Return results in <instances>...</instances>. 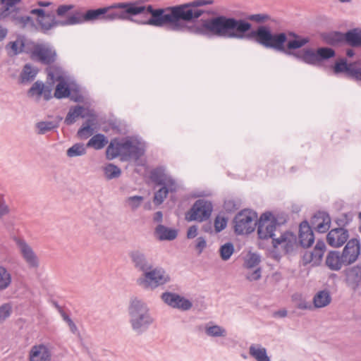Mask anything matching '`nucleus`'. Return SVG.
I'll return each mask as SVG.
<instances>
[{"label":"nucleus","mask_w":361,"mask_h":361,"mask_svg":"<svg viewBox=\"0 0 361 361\" xmlns=\"http://www.w3.org/2000/svg\"><path fill=\"white\" fill-rule=\"evenodd\" d=\"M213 4L212 0H194L191 2L166 7L159 10L152 20V23L164 26L168 30L190 33L211 39L214 37L225 39H254L266 49L283 50L287 42L284 32H273L267 25L252 30L250 23L244 19L219 15L202 20L199 24L189 25L204 12L200 6Z\"/></svg>","instance_id":"obj_1"},{"label":"nucleus","mask_w":361,"mask_h":361,"mask_svg":"<svg viewBox=\"0 0 361 361\" xmlns=\"http://www.w3.org/2000/svg\"><path fill=\"white\" fill-rule=\"evenodd\" d=\"M159 10L165 8L154 9L152 5H145L139 1L114 4L110 6L89 9L82 16H76L80 22L94 21L101 20L104 22H112L117 20H130L140 25H149L157 27H164L152 23L154 16Z\"/></svg>","instance_id":"obj_2"},{"label":"nucleus","mask_w":361,"mask_h":361,"mask_svg":"<svg viewBox=\"0 0 361 361\" xmlns=\"http://www.w3.org/2000/svg\"><path fill=\"white\" fill-rule=\"evenodd\" d=\"M283 222H279L271 212L262 214L258 221L257 234L262 240H270L274 248L281 247L285 253L293 251L297 237L289 231H283Z\"/></svg>","instance_id":"obj_3"},{"label":"nucleus","mask_w":361,"mask_h":361,"mask_svg":"<svg viewBox=\"0 0 361 361\" xmlns=\"http://www.w3.org/2000/svg\"><path fill=\"white\" fill-rule=\"evenodd\" d=\"M128 310L132 329L137 334L147 331L153 323L154 319L147 304L141 300H132Z\"/></svg>","instance_id":"obj_4"},{"label":"nucleus","mask_w":361,"mask_h":361,"mask_svg":"<svg viewBox=\"0 0 361 361\" xmlns=\"http://www.w3.org/2000/svg\"><path fill=\"white\" fill-rule=\"evenodd\" d=\"M286 55L293 56L298 60L309 64L315 66L319 63L334 57L335 51L330 47H319L316 51L312 49H306L298 52L288 51L283 46V50H276Z\"/></svg>","instance_id":"obj_5"},{"label":"nucleus","mask_w":361,"mask_h":361,"mask_svg":"<svg viewBox=\"0 0 361 361\" xmlns=\"http://www.w3.org/2000/svg\"><path fill=\"white\" fill-rule=\"evenodd\" d=\"M123 161H133L140 165V159L146 151L145 142L137 137H127L122 140Z\"/></svg>","instance_id":"obj_6"},{"label":"nucleus","mask_w":361,"mask_h":361,"mask_svg":"<svg viewBox=\"0 0 361 361\" xmlns=\"http://www.w3.org/2000/svg\"><path fill=\"white\" fill-rule=\"evenodd\" d=\"M169 281L170 277L165 270L161 267H157L145 271L142 277L137 279V283L144 288H155Z\"/></svg>","instance_id":"obj_7"},{"label":"nucleus","mask_w":361,"mask_h":361,"mask_svg":"<svg viewBox=\"0 0 361 361\" xmlns=\"http://www.w3.org/2000/svg\"><path fill=\"white\" fill-rule=\"evenodd\" d=\"M257 214L250 209H244L238 212L234 219V231L238 235L250 234L256 227Z\"/></svg>","instance_id":"obj_8"},{"label":"nucleus","mask_w":361,"mask_h":361,"mask_svg":"<svg viewBox=\"0 0 361 361\" xmlns=\"http://www.w3.org/2000/svg\"><path fill=\"white\" fill-rule=\"evenodd\" d=\"M41 30L47 33L50 30L56 27H64L67 25H76L80 21L78 20L76 15L68 16L65 20H59L56 18V14L53 11H47L43 18H37Z\"/></svg>","instance_id":"obj_9"},{"label":"nucleus","mask_w":361,"mask_h":361,"mask_svg":"<svg viewBox=\"0 0 361 361\" xmlns=\"http://www.w3.org/2000/svg\"><path fill=\"white\" fill-rule=\"evenodd\" d=\"M212 210L213 205L212 202L204 199H200L193 204L188 212L190 216L186 218L189 221H202L210 217Z\"/></svg>","instance_id":"obj_10"},{"label":"nucleus","mask_w":361,"mask_h":361,"mask_svg":"<svg viewBox=\"0 0 361 361\" xmlns=\"http://www.w3.org/2000/svg\"><path fill=\"white\" fill-rule=\"evenodd\" d=\"M31 56L44 65H51L56 61V50L49 44H37L31 51Z\"/></svg>","instance_id":"obj_11"},{"label":"nucleus","mask_w":361,"mask_h":361,"mask_svg":"<svg viewBox=\"0 0 361 361\" xmlns=\"http://www.w3.org/2000/svg\"><path fill=\"white\" fill-rule=\"evenodd\" d=\"M14 240L23 259L28 268L37 269L39 267V259L31 246L22 238H16Z\"/></svg>","instance_id":"obj_12"},{"label":"nucleus","mask_w":361,"mask_h":361,"mask_svg":"<svg viewBox=\"0 0 361 361\" xmlns=\"http://www.w3.org/2000/svg\"><path fill=\"white\" fill-rule=\"evenodd\" d=\"M29 98L39 102L42 97L44 101L52 98V87L49 84H44L42 80L35 81L27 92Z\"/></svg>","instance_id":"obj_13"},{"label":"nucleus","mask_w":361,"mask_h":361,"mask_svg":"<svg viewBox=\"0 0 361 361\" xmlns=\"http://www.w3.org/2000/svg\"><path fill=\"white\" fill-rule=\"evenodd\" d=\"M161 298L169 306L182 311L189 310L192 307L190 300L175 293L164 292L161 294Z\"/></svg>","instance_id":"obj_14"},{"label":"nucleus","mask_w":361,"mask_h":361,"mask_svg":"<svg viewBox=\"0 0 361 361\" xmlns=\"http://www.w3.org/2000/svg\"><path fill=\"white\" fill-rule=\"evenodd\" d=\"M360 250L361 245L359 239L352 238L349 240L341 253L344 265H350L354 263L360 254Z\"/></svg>","instance_id":"obj_15"},{"label":"nucleus","mask_w":361,"mask_h":361,"mask_svg":"<svg viewBox=\"0 0 361 361\" xmlns=\"http://www.w3.org/2000/svg\"><path fill=\"white\" fill-rule=\"evenodd\" d=\"M128 256L134 268L145 274V271L152 268L151 260L146 254L140 250H133L128 252Z\"/></svg>","instance_id":"obj_16"},{"label":"nucleus","mask_w":361,"mask_h":361,"mask_svg":"<svg viewBox=\"0 0 361 361\" xmlns=\"http://www.w3.org/2000/svg\"><path fill=\"white\" fill-rule=\"evenodd\" d=\"M28 356L29 361H51L52 353L49 345L39 343L31 347Z\"/></svg>","instance_id":"obj_17"},{"label":"nucleus","mask_w":361,"mask_h":361,"mask_svg":"<svg viewBox=\"0 0 361 361\" xmlns=\"http://www.w3.org/2000/svg\"><path fill=\"white\" fill-rule=\"evenodd\" d=\"M349 238V232L345 228H335L330 230L326 235V242L333 247H340Z\"/></svg>","instance_id":"obj_18"},{"label":"nucleus","mask_w":361,"mask_h":361,"mask_svg":"<svg viewBox=\"0 0 361 361\" xmlns=\"http://www.w3.org/2000/svg\"><path fill=\"white\" fill-rule=\"evenodd\" d=\"M311 226L318 233H326L330 228L331 217L324 211L317 212L310 220Z\"/></svg>","instance_id":"obj_19"},{"label":"nucleus","mask_w":361,"mask_h":361,"mask_svg":"<svg viewBox=\"0 0 361 361\" xmlns=\"http://www.w3.org/2000/svg\"><path fill=\"white\" fill-rule=\"evenodd\" d=\"M151 180L157 185L170 184L174 186L176 180L169 174L166 173L164 167H157L150 172Z\"/></svg>","instance_id":"obj_20"},{"label":"nucleus","mask_w":361,"mask_h":361,"mask_svg":"<svg viewBox=\"0 0 361 361\" xmlns=\"http://www.w3.org/2000/svg\"><path fill=\"white\" fill-rule=\"evenodd\" d=\"M300 243L303 247H310L314 241V235L311 226L307 221H303L299 228Z\"/></svg>","instance_id":"obj_21"},{"label":"nucleus","mask_w":361,"mask_h":361,"mask_svg":"<svg viewBox=\"0 0 361 361\" xmlns=\"http://www.w3.org/2000/svg\"><path fill=\"white\" fill-rule=\"evenodd\" d=\"M45 69L47 75V83L53 87L56 82L61 81L66 78V73L61 67L56 65H48Z\"/></svg>","instance_id":"obj_22"},{"label":"nucleus","mask_w":361,"mask_h":361,"mask_svg":"<svg viewBox=\"0 0 361 361\" xmlns=\"http://www.w3.org/2000/svg\"><path fill=\"white\" fill-rule=\"evenodd\" d=\"M63 118L60 116H56L51 121H42L35 124L37 133L39 135H44L59 127L60 122Z\"/></svg>","instance_id":"obj_23"},{"label":"nucleus","mask_w":361,"mask_h":361,"mask_svg":"<svg viewBox=\"0 0 361 361\" xmlns=\"http://www.w3.org/2000/svg\"><path fill=\"white\" fill-rule=\"evenodd\" d=\"M160 186H161V188L154 193V202L158 205L164 202L169 192L175 193L178 189L177 182H174V186H171L169 183L161 185Z\"/></svg>","instance_id":"obj_24"},{"label":"nucleus","mask_w":361,"mask_h":361,"mask_svg":"<svg viewBox=\"0 0 361 361\" xmlns=\"http://www.w3.org/2000/svg\"><path fill=\"white\" fill-rule=\"evenodd\" d=\"M20 8L17 7L11 8L9 10L8 18L14 23L15 25L24 28L28 23H33V20L30 16H19Z\"/></svg>","instance_id":"obj_25"},{"label":"nucleus","mask_w":361,"mask_h":361,"mask_svg":"<svg viewBox=\"0 0 361 361\" xmlns=\"http://www.w3.org/2000/svg\"><path fill=\"white\" fill-rule=\"evenodd\" d=\"M342 258L343 255L338 251H330L326 258V264L331 270L338 271L344 264Z\"/></svg>","instance_id":"obj_26"},{"label":"nucleus","mask_w":361,"mask_h":361,"mask_svg":"<svg viewBox=\"0 0 361 361\" xmlns=\"http://www.w3.org/2000/svg\"><path fill=\"white\" fill-rule=\"evenodd\" d=\"M154 234L160 240H173L176 238L178 231L175 228L159 224L154 230Z\"/></svg>","instance_id":"obj_27"},{"label":"nucleus","mask_w":361,"mask_h":361,"mask_svg":"<svg viewBox=\"0 0 361 361\" xmlns=\"http://www.w3.org/2000/svg\"><path fill=\"white\" fill-rule=\"evenodd\" d=\"M38 71V68L30 63L25 64L19 75V82L22 84H25L33 81Z\"/></svg>","instance_id":"obj_28"},{"label":"nucleus","mask_w":361,"mask_h":361,"mask_svg":"<svg viewBox=\"0 0 361 361\" xmlns=\"http://www.w3.org/2000/svg\"><path fill=\"white\" fill-rule=\"evenodd\" d=\"M344 42L353 47H361V28H353L344 33Z\"/></svg>","instance_id":"obj_29"},{"label":"nucleus","mask_w":361,"mask_h":361,"mask_svg":"<svg viewBox=\"0 0 361 361\" xmlns=\"http://www.w3.org/2000/svg\"><path fill=\"white\" fill-rule=\"evenodd\" d=\"M84 111L85 108L80 105L70 108L64 120L65 124L67 126H71L76 121L78 118H85L87 116V114H85L83 113Z\"/></svg>","instance_id":"obj_30"},{"label":"nucleus","mask_w":361,"mask_h":361,"mask_svg":"<svg viewBox=\"0 0 361 361\" xmlns=\"http://www.w3.org/2000/svg\"><path fill=\"white\" fill-rule=\"evenodd\" d=\"M331 301L330 293L326 290L317 292L313 298V304L316 308L327 306Z\"/></svg>","instance_id":"obj_31"},{"label":"nucleus","mask_w":361,"mask_h":361,"mask_svg":"<svg viewBox=\"0 0 361 361\" xmlns=\"http://www.w3.org/2000/svg\"><path fill=\"white\" fill-rule=\"evenodd\" d=\"M322 39L329 45H337L344 42V34L338 31L324 32Z\"/></svg>","instance_id":"obj_32"},{"label":"nucleus","mask_w":361,"mask_h":361,"mask_svg":"<svg viewBox=\"0 0 361 361\" xmlns=\"http://www.w3.org/2000/svg\"><path fill=\"white\" fill-rule=\"evenodd\" d=\"M205 334L210 337H225L227 335V331L224 327L213 324L212 322L207 323L204 326Z\"/></svg>","instance_id":"obj_33"},{"label":"nucleus","mask_w":361,"mask_h":361,"mask_svg":"<svg viewBox=\"0 0 361 361\" xmlns=\"http://www.w3.org/2000/svg\"><path fill=\"white\" fill-rule=\"evenodd\" d=\"M122 140L116 142H111L106 150V158L109 160L121 157L123 161V148L121 147Z\"/></svg>","instance_id":"obj_34"},{"label":"nucleus","mask_w":361,"mask_h":361,"mask_svg":"<svg viewBox=\"0 0 361 361\" xmlns=\"http://www.w3.org/2000/svg\"><path fill=\"white\" fill-rule=\"evenodd\" d=\"M71 90L66 78L58 82L54 95L57 99L68 98L71 94Z\"/></svg>","instance_id":"obj_35"},{"label":"nucleus","mask_w":361,"mask_h":361,"mask_svg":"<svg viewBox=\"0 0 361 361\" xmlns=\"http://www.w3.org/2000/svg\"><path fill=\"white\" fill-rule=\"evenodd\" d=\"M249 353L257 361H271L264 348L251 345L249 348Z\"/></svg>","instance_id":"obj_36"},{"label":"nucleus","mask_w":361,"mask_h":361,"mask_svg":"<svg viewBox=\"0 0 361 361\" xmlns=\"http://www.w3.org/2000/svg\"><path fill=\"white\" fill-rule=\"evenodd\" d=\"M105 178L107 180L118 178L121 175V169L112 163H108L102 168Z\"/></svg>","instance_id":"obj_37"},{"label":"nucleus","mask_w":361,"mask_h":361,"mask_svg":"<svg viewBox=\"0 0 361 361\" xmlns=\"http://www.w3.org/2000/svg\"><path fill=\"white\" fill-rule=\"evenodd\" d=\"M108 143V140L104 135L98 133L92 136L88 142L87 146L92 147L94 149H101Z\"/></svg>","instance_id":"obj_38"},{"label":"nucleus","mask_w":361,"mask_h":361,"mask_svg":"<svg viewBox=\"0 0 361 361\" xmlns=\"http://www.w3.org/2000/svg\"><path fill=\"white\" fill-rule=\"evenodd\" d=\"M12 283L11 272L4 266L0 265V291L6 290Z\"/></svg>","instance_id":"obj_39"},{"label":"nucleus","mask_w":361,"mask_h":361,"mask_svg":"<svg viewBox=\"0 0 361 361\" xmlns=\"http://www.w3.org/2000/svg\"><path fill=\"white\" fill-rule=\"evenodd\" d=\"M86 147L81 142L75 143L66 151V155L68 157H76L85 154Z\"/></svg>","instance_id":"obj_40"},{"label":"nucleus","mask_w":361,"mask_h":361,"mask_svg":"<svg viewBox=\"0 0 361 361\" xmlns=\"http://www.w3.org/2000/svg\"><path fill=\"white\" fill-rule=\"evenodd\" d=\"M25 43L23 39H17L16 41L8 42L6 46L7 51H11L12 55H18L23 51Z\"/></svg>","instance_id":"obj_41"},{"label":"nucleus","mask_w":361,"mask_h":361,"mask_svg":"<svg viewBox=\"0 0 361 361\" xmlns=\"http://www.w3.org/2000/svg\"><path fill=\"white\" fill-rule=\"evenodd\" d=\"M293 36L295 37V39H290L287 42L288 51L301 48L309 42V39L307 37H300L295 34H293Z\"/></svg>","instance_id":"obj_42"},{"label":"nucleus","mask_w":361,"mask_h":361,"mask_svg":"<svg viewBox=\"0 0 361 361\" xmlns=\"http://www.w3.org/2000/svg\"><path fill=\"white\" fill-rule=\"evenodd\" d=\"M353 64V63H348L345 59H342L335 63L334 66V72L336 74L345 73V75L348 77L350 70H351Z\"/></svg>","instance_id":"obj_43"},{"label":"nucleus","mask_w":361,"mask_h":361,"mask_svg":"<svg viewBox=\"0 0 361 361\" xmlns=\"http://www.w3.org/2000/svg\"><path fill=\"white\" fill-rule=\"evenodd\" d=\"M219 252L222 260H228L234 252L233 244L232 243L228 242L221 245Z\"/></svg>","instance_id":"obj_44"},{"label":"nucleus","mask_w":361,"mask_h":361,"mask_svg":"<svg viewBox=\"0 0 361 361\" xmlns=\"http://www.w3.org/2000/svg\"><path fill=\"white\" fill-rule=\"evenodd\" d=\"M13 312L12 305L9 302H6L0 305V324L4 323L9 318Z\"/></svg>","instance_id":"obj_45"},{"label":"nucleus","mask_w":361,"mask_h":361,"mask_svg":"<svg viewBox=\"0 0 361 361\" xmlns=\"http://www.w3.org/2000/svg\"><path fill=\"white\" fill-rule=\"evenodd\" d=\"M324 253V252L314 248L312 252L306 253L305 257H308V260L310 262H313L314 264H318L321 262Z\"/></svg>","instance_id":"obj_46"},{"label":"nucleus","mask_w":361,"mask_h":361,"mask_svg":"<svg viewBox=\"0 0 361 361\" xmlns=\"http://www.w3.org/2000/svg\"><path fill=\"white\" fill-rule=\"evenodd\" d=\"M143 199L142 196L134 195L129 197L126 202L133 210H135L141 205Z\"/></svg>","instance_id":"obj_47"},{"label":"nucleus","mask_w":361,"mask_h":361,"mask_svg":"<svg viewBox=\"0 0 361 361\" xmlns=\"http://www.w3.org/2000/svg\"><path fill=\"white\" fill-rule=\"evenodd\" d=\"M92 124V121L90 119H87L86 121V125H83L80 128L78 131V135L80 137L83 136H89L92 134L93 129L91 128V125Z\"/></svg>","instance_id":"obj_48"},{"label":"nucleus","mask_w":361,"mask_h":361,"mask_svg":"<svg viewBox=\"0 0 361 361\" xmlns=\"http://www.w3.org/2000/svg\"><path fill=\"white\" fill-rule=\"evenodd\" d=\"M259 262V256L255 253H252L249 255L248 258L245 262V265L247 268L251 269L257 266Z\"/></svg>","instance_id":"obj_49"},{"label":"nucleus","mask_w":361,"mask_h":361,"mask_svg":"<svg viewBox=\"0 0 361 361\" xmlns=\"http://www.w3.org/2000/svg\"><path fill=\"white\" fill-rule=\"evenodd\" d=\"M348 78L356 81H361V66L353 63L351 70H350Z\"/></svg>","instance_id":"obj_50"},{"label":"nucleus","mask_w":361,"mask_h":361,"mask_svg":"<svg viewBox=\"0 0 361 361\" xmlns=\"http://www.w3.org/2000/svg\"><path fill=\"white\" fill-rule=\"evenodd\" d=\"M227 225V221L225 218L217 216L214 220V228L216 233L223 231Z\"/></svg>","instance_id":"obj_51"},{"label":"nucleus","mask_w":361,"mask_h":361,"mask_svg":"<svg viewBox=\"0 0 361 361\" xmlns=\"http://www.w3.org/2000/svg\"><path fill=\"white\" fill-rule=\"evenodd\" d=\"M71 100L75 102H81L83 100V97L78 88H73L71 90V94L68 97Z\"/></svg>","instance_id":"obj_52"},{"label":"nucleus","mask_w":361,"mask_h":361,"mask_svg":"<svg viewBox=\"0 0 361 361\" xmlns=\"http://www.w3.org/2000/svg\"><path fill=\"white\" fill-rule=\"evenodd\" d=\"M269 18V16L266 14H253L247 16V20L255 21L256 23H263Z\"/></svg>","instance_id":"obj_53"},{"label":"nucleus","mask_w":361,"mask_h":361,"mask_svg":"<svg viewBox=\"0 0 361 361\" xmlns=\"http://www.w3.org/2000/svg\"><path fill=\"white\" fill-rule=\"evenodd\" d=\"M73 8V5H60L56 9V15L59 17L65 16V15Z\"/></svg>","instance_id":"obj_54"},{"label":"nucleus","mask_w":361,"mask_h":361,"mask_svg":"<svg viewBox=\"0 0 361 361\" xmlns=\"http://www.w3.org/2000/svg\"><path fill=\"white\" fill-rule=\"evenodd\" d=\"M261 268L258 267L255 271L247 273L246 274V279L250 281H257L261 278Z\"/></svg>","instance_id":"obj_55"},{"label":"nucleus","mask_w":361,"mask_h":361,"mask_svg":"<svg viewBox=\"0 0 361 361\" xmlns=\"http://www.w3.org/2000/svg\"><path fill=\"white\" fill-rule=\"evenodd\" d=\"M206 246L207 242L204 238L198 237L197 238L196 248L199 250V253H201Z\"/></svg>","instance_id":"obj_56"},{"label":"nucleus","mask_w":361,"mask_h":361,"mask_svg":"<svg viewBox=\"0 0 361 361\" xmlns=\"http://www.w3.org/2000/svg\"><path fill=\"white\" fill-rule=\"evenodd\" d=\"M0 1L4 6H6L10 9L16 7L15 6L20 2V0H0Z\"/></svg>","instance_id":"obj_57"},{"label":"nucleus","mask_w":361,"mask_h":361,"mask_svg":"<svg viewBox=\"0 0 361 361\" xmlns=\"http://www.w3.org/2000/svg\"><path fill=\"white\" fill-rule=\"evenodd\" d=\"M297 307L300 310H311L312 305L305 300H300L297 304Z\"/></svg>","instance_id":"obj_58"},{"label":"nucleus","mask_w":361,"mask_h":361,"mask_svg":"<svg viewBox=\"0 0 361 361\" xmlns=\"http://www.w3.org/2000/svg\"><path fill=\"white\" fill-rule=\"evenodd\" d=\"M336 223L339 226L338 228H344L349 223V221L347 219V214H344L342 218L337 219L336 220Z\"/></svg>","instance_id":"obj_59"},{"label":"nucleus","mask_w":361,"mask_h":361,"mask_svg":"<svg viewBox=\"0 0 361 361\" xmlns=\"http://www.w3.org/2000/svg\"><path fill=\"white\" fill-rule=\"evenodd\" d=\"M8 30L0 23V42H3L7 37Z\"/></svg>","instance_id":"obj_60"},{"label":"nucleus","mask_w":361,"mask_h":361,"mask_svg":"<svg viewBox=\"0 0 361 361\" xmlns=\"http://www.w3.org/2000/svg\"><path fill=\"white\" fill-rule=\"evenodd\" d=\"M8 212V207L4 202L3 197L0 195V216H3Z\"/></svg>","instance_id":"obj_61"},{"label":"nucleus","mask_w":361,"mask_h":361,"mask_svg":"<svg viewBox=\"0 0 361 361\" xmlns=\"http://www.w3.org/2000/svg\"><path fill=\"white\" fill-rule=\"evenodd\" d=\"M197 235V228L195 226H190L187 232V237L189 239L194 238Z\"/></svg>","instance_id":"obj_62"},{"label":"nucleus","mask_w":361,"mask_h":361,"mask_svg":"<svg viewBox=\"0 0 361 361\" xmlns=\"http://www.w3.org/2000/svg\"><path fill=\"white\" fill-rule=\"evenodd\" d=\"M30 13L36 15L37 18H43L47 12L42 8H34L30 11Z\"/></svg>","instance_id":"obj_63"},{"label":"nucleus","mask_w":361,"mask_h":361,"mask_svg":"<svg viewBox=\"0 0 361 361\" xmlns=\"http://www.w3.org/2000/svg\"><path fill=\"white\" fill-rule=\"evenodd\" d=\"M287 314H288L287 310H285V309H282V310H279L278 311H275L273 313V317H274L283 318V317H286L287 316Z\"/></svg>","instance_id":"obj_64"}]
</instances>
